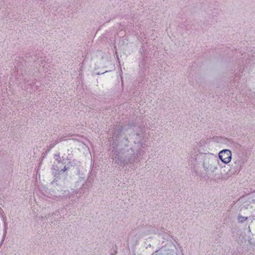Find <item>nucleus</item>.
Masks as SVG:
<instances>
[{
	"label": "nucleus",
	"instance_id": "obj_1",
	"mask_svg": "<svg viewBox=\"0 0 255 255\" xmlns=\"http://www.w3.org/2000/svg\"><path fill=\"white\" fill-rule=\"evenodd\" d=\"M232 152L229 149H223L219 152V157L224 163H229L232 159Z\"/></svg>",
	"mask_w": 255,
	"mask_h": 255
},
{
	"label": "nucleus",
	"instance_id": "obj_2",
	"mask_svg": "<svg viewBox=\"0 0 255 255\" xmlns=\"http://www.w3.org/2000/svg\"><path fill=\"white\" fill-rule=\"evenodd\" d=\"M247 219H248L247 217H243V216H239V221L240 222H243L247 220Z\"/></svg>",
	"mask_w": 255,
	"mask_h": 255
}]
</instances>
